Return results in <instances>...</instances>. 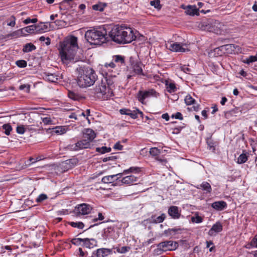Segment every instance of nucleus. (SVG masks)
I'll use <instances>...</instances> for the list:
<instances>
[{
  "mask_svg": "<svg viewBox=\"0 0 257 257\" xmlns=\"http://www.w3.org/2000/svg\"><path fill=\"white\" fill-rule=\"evenodd\" d=\"M115 76L107 75L103 77L100 81L96 83L94 88V94L98 98L102 100L110 98L114 95L113 90L115 87Z\"/></svg>",
  "mask_w": 257,
  "mask_h": 257,
  "instance_id": "nucleus-1",
  "label": "nucleus"
},
{
  "mask_svg": "<svg viewBox=\"0 0 257 257\" xmlns=\"http://www.w3.org/2000/svg\"><path fill=\"white\" fill-rule=\"evenodd\" d=\"M112 41L117 44H127L136 38L133 30L129 27L115 26L108 33Z\"/></svg>",
  "mask_w": 257,
  "mask_h": 257,
  "instance_id": "nucleus-2",
  "label": "nucleus"
},
{
  "mask_svg": "<svg viewBox=\"0 0 257 257\" xmlns=\"http://www.w3.org/2000/svg\"><path fill=\"white\" fill-rule=\"evenodd\" d=\"M76 72L77 83L80 87H89L93 85L97 79L95 71L87 65H79Z\"/></svg>",
  "mask_w": 257,
  "mask_h": 257,
  "instance_id": "nucleus-3",
  "label": "nucleus"
},
{
  "mask_svg": "<svg viewBox=\"0 0 257 257\" xmlns=\"http://www.w3.org/2000/svg\"><path fill=\"white\" fill-rule=\"evenodd\" d=\"M77 38L71 36L60 43V54L62 61L74 59L78 49Z\"/></svg>",
  "mask_w": 257,
  "mask_h": 257,
  "instance_id": "nucleus-4",
  "label": "nucleus"
},
{
  "mask_svg": "<svg viewBox=\"0 0 257 257\" xmlns=\"http://www.w3.org/2000/svg\"><path fill=\"white\" fill-rule=\"evenodd\" d=\"M106 35L105 29L101 28H93L86 32L85 38L91 45H101L108 41Z\"/></svg>",
  "mask_w": 257,
  "mask_h": 257,
  "instance_id": "nucleus-5",
  "label": "nucleus"
},
{
  "mask_svg": "<svg viewBox=\"0 0 257 257\" xmlns=\"http://www.w3.org/2000/svg\"><path fill=\"white\" fill-rule=\"evenodd\" d=\"M92 209V206L89 204L82 203L75 206L73 213L76 216L81 217L90 213Z\"/></svg>",
  "mask_w": 257,
  "mask_h": 257,
  "instance_id": "nucleus-6",
  "label": "nucleus"
},
{
  "mask_svg": "<svg viewBox=\"0 0 257 257\" xmlns=\"http://www.w3.org/2000/svg\"><path fill=\"white\" fill-rule=\"evenodd\" d=\"M178 245L176 241L172 240L165 241L157 245V249L162 251L173 250L176 249Z\"/></svg>",
  "mask_w": 257,
  "mask_h": 257,
  "instance_id": "nucleus-7",
  "label": "nucleus"
},
{
  "mask_svg": "<svg viewBox=\"0 0 257 257\" xmlns=\"http://www.w3.org/2000/svg\"><path fill=\"white\" fill-rule=\"evenodd\" d=\"M91 144L87 142L85 139H82L78 141L74 145H69L68 148L71 151H78L81 149L90 148Z\"/></svg>",
  "mask_w": 257,
  "mask_h": 257,
  "instance_id": "nucleus-8",
  "label": "nucleus"
},
{
  "mask_svg": "<svg viewBox=\"0 0 257 257\" xmlns=\"http://www.w3.org/2000/svg\"><path fill=\"white\" fill-rule=\"evenodd\" d=\"M169 49L176 52H185L190 51L188 45L187 44H180L174 43L169 45Z\"/></svg>",
  "mask_w": 257,
  "mask_h": 257,
  "instance_id": "nucleus-9",
  "label": "nucleus"
},
{
  "mask_svg": "<svg viewBox=\"0 0 257 257\" xmlns=\"http://www.w3.org/2000/svg\"><path fill=\"white\" fill-rule=\"evenodd\" d=\"M26 33H36V25H33L26 27L21 29H19V30L14 32L13 33L12 35L14 36H24V35H26Z\"/></svg>",
  "mask_w": 257,
  "mask_h": 257,
  "instance_id": "nucleus-10",
  "label": "nucleus"
},
{
  "mask_svg": "<svg viewBox=\"0 0 257 257\" xmlns=\"http://www.w3.org/2000/svg\"><path fill=\"white\" fill-rule=\"evenodd\" d=\"M218 49L223 53H232L238 52L240 48L234 44H227L221 46Z\"/></svg>",
  "mask_w": 257,
  "mask_h": 257,
  "instance_id": "nucleus-11",
  "label": "nucleus"
},
{
  "mask_svg": "<svg viewBox=\"0 0 257 257\" xmlns=\"http://www.w3.org/2000/svg\"><path fill=\"white\" fill-rule=\"evenodd\" d=\"M155 93L156 91L153 89H150L145 91L140 90L137 93V97L140 102L142 104H144L145 99L153 96Z\"/></svg>",
  "mask_w": 257,
  "mask_h": 257,
  "instance_id": "nucleus-12",
  "label": "nucleus"
},
{
  "mask_svg": "<svg viewBox=\"0 0 257 257\" xmlns=\"http://www.w3.org/2000/svg\"><path fill=\"white\" fill-rule=\"evenodd\" d=\"M95 132L90 128L85 129L83 133L82 138L85 139L87 142H89V144L93 141L94 139L95 138Z\"/></svg>",
  "mask_w": 257,
  "mask_h": 257,
  "instance_id": "nucleus-13",
  "label": "nucleus"
},
{
  "mask_svg": "<svg viewBox=\"0 0 257 257\" xmlns=\"http://www.w3.org/2000/svg\"><path fill=\"white\" fill-rule=\"evenodd\" d=\"M222 230V224L218 221L213 224L208 231V234L210 236H215L218 233Z\"/></svg>",
  "mask_w": 257,
  "mask_h": 257,
  "instance_id": "nucleus-14",
  "label": "nucleus"
},
{
  "mask_svg": "<svg viewBox=\"0 0 257 257\" xmlns=\"http://www.w3.org/2000/svg\"><path fill=\"white\" fill-rule=\"evenodd\" d=\"M169 215L173 219H179L181 215L179 208L176 206H172L168 209Z\"/></svg>",
  "mask_w": 257,
  "mask_h": 257,
  "instance_id": "nucleus-15",
  "label": "nucleus"
},
{
  "mask_svg": "<svg viewBox=\"0 0 257 257\" xmlns=\"http://www.w3.org/2000/svg\"><path fill=\"white\" fill-rule=\"evenodd\" d=\"M185 102L187 105H190L191 104H194L192 106V109L194 111H197L199 109V104H196L195 100L192 98V97L190 95H187L185 98Z\"/></svg>",
  "mask_w": 257,
  "mask_h": 257,
  "instance_id": "nucleus-16",
  "label": "nucleus"
},
{
  "mask_svg": "<svg viewBox=\"0 0 257 257\" xmlns=\"http://www.w3.org/2000/svg\"><path fill=\"white\" fill-rule=\"evenodd\" d=\"M120 113L121 114H126L130 116L133 118H136L138 117V113L143 115V113L139 109H137L136 111H132L130 109H121L120 110Z\"/></svg>",
  "mask_w": 257,
  "mask_h": 257,
  "instance_id": "nucleus-17",
  "label": "nucleus"
},
{
  "mask_svg": "<svg viewBox=\"0 0 257 257\" xmlns=\"http://www.w3.org/2000/svg\"><path fill=\"white\" fill-rule=\"evenodd\" d=\"M211 206L217 211H222L226 208L227 204L224 201H218L212 203Z\"/></svg>",
  "mask_w": 257,
  "mask_h": 257,
  "instance_id": "nucleus-18",
  "label": "nucleus"
},
{
  "mask_svg": "<svg viewBox=\"0 0 257 257\" xmlns=\"http://www.w3.org/2000/svg\"><path fill=\"white\" fill-rule=\"evenodd\" d=\"M134 72L138 75H144L143 73L142 66L143 64L140 61L134 62L132 64Z\"/></svg>",
  "mask_w": 257,
  "mask_h": 257,
  "instance_id": "nucleus-19",
  "label": "nucleus"
},
{
  "mask_svg": "<svg viewBox=\"0 0 257 257\" xmlns=\"http://www.w3.org/2000/svg\"><path fill=\"white\" fill-rule=\"evenodd\" d=\"M185 10V13L187 15L190 16H198L199 15V10L195 6H188Z\"/></svg>",
  "mask_w": 257,
  "mask_h": 257,
  "instance_id": "nucleus-20",
  "label": "nucleus"
},
{
  "mask_svg": "<svg viewBox=\"0 0 257 257\" xmlns=\"http://www.w3.org/2000/svg\"><path fill=\"white\" fill-rule=\"evenodd\" d=\"M138 180L137 177L134 175L127 176L123 177L121 179V183L122 184L127 185H132Z\"/></svg>",
  "mask_w": 257,
  "mask_h": 257,
  "instance_id": "nucleus-21",
  "label": "nucleus"
},
{
  "mask_svg": "<svg viewBox=\"0 0 257 257\" xmlns=\"http://www.w3.org/2000/svg\"><path fill=\"white\" fill-rule=\"evenodd\" d=\"M96 241L93 238H83V245L87 248H93L96 245Z\"/></svg>",
  "mask_w": 257,
  "mask_h": 257,
  "instance_id": "nucleus-22",
  "label": "nucleus"
},
{
  "mask_svg": "<svg viewBox=\"0 0 257 257\" xmlns=\"http://www.w3.org/2000/svg\"><path fill=\"white\" fill-rule=\"evenodd\" d=\"M117 176H121V174L118 173L116 175H109L104 176L102 179V182L104 183H110L113 182L114 181L117 180L118 178H116Z\"/></svg>",
  "mask_w": 257,
  "mask_h": 257,
  "instance_id": "nucleus-23",
  "label": "nucleus"
},
{
  "mask_svg": "<svg viewBox=\"0 0 257 257\" xmlns=\"http://www.w3.org/2000/svg\"><path fill=\"white\" fill-rule=\"evenodd\" d=\"M111 250L108 248H99L96 251L97 257H105L110 254Z\"/></svg>",
  "mask_w": 257,
  "mask_h": 257,
  "instance_id": "nucleus-24",
  "label": "nucleus"
},
{
  "mask_svg": "<svg viewBox=\"0 0 257 257\" xmlns=\"http://www.w3.org/2000/svg\"><path fill=\"white\" fill-rule=\"evenodd\" d=\"M165 85L167 91L169 93L175 92L177 90L175 84L173 82L169 81V80H166Z\"/></svg>",
  "mask_w": 257,
  "mask_h": 257,
  "instance_id": "nucleus-25",
  "label": "nucleus"
},
{
  "mask_svg": "<svg viewBox=\"0 0 257 257\" xmlns=\"http://www.w3.org/2000/svg\"><path fill=\"white\" fill-rule=\"evenodd\" d=\"M36 49V46L31 43H27L24 46L23 51L24 53H28L35 50Z\"/></svg>",
  "mask_w": 257,
  "mask_h": 257,
  "instance_id": "nucleus-26",
  "label": "nucleus"
},
{
  "mask_svg": "<svg viewBox=\"0 0 257 257\" xmlns=\"http://www.w3.org/2000/svg\"><path fill=\"white\" fill-rule=\"evenodd\" d=\"M150 153L152 156L155 157L156 158L159 157L160 155L163 154V151L158 149L157 148H152L150 149Z\"/></svg>",
  "mask_w": 257,
  "mask_h": 257,
  "instance_id": "nucleus-27",
  "label": "nucleus"
},
{
  "mask_svg": "<svg viewBox=\"0 0 257 257\" xmlns=\"http://www.w3.org/2000/svg\"><path fill=\"white\" fill-rule=\"evenodd\" d=\"M68 96L74 100H79L82 98V97L79 94L71 91H68Z\"/></svg>",
  "mask_w": 257,
  "mask_h": 257,
  "instance_id": "nucleus-28",
  "label": "nucleus"
},
{
  "mask_svg": "<svg viewBox=\"0 0 257 257\" xmlns=\"http://www.w3.org/2000/svg\"><path fill=\"white\" fill-rule=\"evenodd\" d=\"M36 28V33H41L46 31L48 27L44 23H41L39 24L35 25Z\"/></svg>",
  "mask_w": 257,
  "mask_h": 257,
  "instance_id": "nucleus-29",
  "label": "nucleus"
},
{
  "mask_svg": "<svg viewBox=\"0 0 257 257\" xmlns=\"http://www.w3.org/2000/svg\"><path fill=\"white\" fill-rule=\"evenodd\" d=\"M191 219L193 223H200L203 221V218L199 216L197 212L195 213L194 216L191 217Z\"/></svg>",
  "mask_w": 257,
  "mask_h": 257,
  "instance_id": "nucleus-30",
  "label": "nucleus"
},
{
  "mask_svg": "<svg viewBox=\"0 0 257 257\" xmlns=\"http://www.w3.org/2000/svg\"><path fill=\"white\" fill-rule=\"evenodd\" d=\"M45 79L51 82H56L58 80V76L54 74H47L45 75Z\"/></svg>",
  "mask_w": 257,
  "mask_h": 257,
  "instance_id": "nucleus-31",
  "label": "nucleus"
},
{
  "mask_svg": "<svg viewBox=\"0 0 257 257\" xmlns=\"http://www.w3.org/2000/svg\"><path fill=\"white\" fill-rule=\"evenodd\" d=\"M113 60L115 63L120 64H124V57L121 55H115L113 57Z\"/></svg>",
  "mask_w": 257,
  "mask_h": 257,
  "instance_id": "nucleus-32",
  "label": "nucleus"
},
{
  "mask_svg": "<svg viewBox=\"0 0 257 257\" xmlns=\"http://www.w3.org/2000/svg\"><path fill=\"white\" fill-rule=\"evenodd\" d=\"M180 229L177 228H171L168 229L167 230H165L164 231V234L168 236L170 235H174L176 234V233Z\"/></svg>",
  "mask_w": 257,
  "mask_h": 257,
  "instance_id": "nucleus-33",
  "label": "nucleus"
},
{
  "mask_svg": "<svg viewBox=\"0 0 257 257\" xmlns=\"http://www.w3.org/2000/svg\"><path fill=\"white\" fill-rule=\"evenodd\" d=\"M257 61V55L255 56H250L248 58L243 60V62L247 64Z\"/></svg>",
  "mask_w": 257,
  "mask_h": 257,
  "instance_id": "nucleus-34",
  "label": "nucleus"
},
{
  "mask_svg": "<svg viewBox=\"0 0 257 257\" xmlns=\"http://www.w3.org/2000/svg\"><path fill=\"white\" fill-rule=\"evenodd\" d=\"M201 188L204 191H206L207 192L210 193L211 191V187L210 185L206 182H203L201 184Z\"/></svg>",
  "mask_w": 257,
  "mask_h": 257,
  "instance_id": "nucleus-35",
  "label": "nucleus"
},
{
  "mask_svg": "<svg viewBox=\"0 0 257 257\" xmlns=\"http://www.w3.org/2000/svg\"><path fill=\"white\" fill-rule=\"evenodd\" d=\"M105 6V4H103L102 3L97 4L94 5L92 6L93 10L95 11H99L100 12H102L103 11L104 8Z\"/></svg>",
  "mask_w": 257,
  "mask_h": 257,
  "instance_id": "nucleus-36",
  "label": "nucleus"
},
{
  "mask_svg": "<svg viewBox=\"0 0 257 257\" xmlns=\"http://www.w3.org/2000/svg\"><path fill=\"white\" fill-rule=\"evenodd\" d=\"M69 224L73 227L82 229L84 227V224L82 222H70Z\"/></svg>",
  "mask_w": 257,
  "mask_h": 257,
  "instance_id": "nucleus-37",
  "label": "nucleus"
},
{
  "mask_svg": "<svg viewBox=\"0 0 257 257\" xmlns=\"http://www.w3.org/2000/svg\"><path fill=\"white\" fill-rule=\"evenodd\" d=\"M3 128L5 130V133L6 135H9L10 134V132L12 130V127L11 125L9 124H5L3 125Z\"/></svg>",
  "mask_w": 257,
  "mask_h": 257,
  "instance_id": "nucleus-38",
  "label": "nucleus"
},
{
  "mask_svg": "<svg viewBox=\"0 0 257 257\" xmlns=\"http://www.w3.org/2000/svg\"><path fill=\"white\" fill-rule=\"evenodd\" d=\"M97 152L101 154H104L111 151V148L110 147L107 148L106 147H102L101 148H97L96 149Z\"/></svg>",
  "mask_w": 257,
  "mask_h": 257,
  "instance_id": "nucleus-39",
  "label": "nucleus"
},
{
  "mask_svg": "<svg viewBox=\"0 0 257 257\" xmlns=\"http://www.w3.org/2000/svg\"><path fill=\"white\" fill-rule=\"evenodd\" d=\"M247 160V157L246 154H241L237 159V163L239 164H242L245 163Z\"/></svg>",
  "mask_w": 257,
  "mask_h": 257,
  "instance_id": "nucleus-40",
  "label": "nucleus"
},
{
  "mask_svg": "<svg viewBox=\"0 0 257 257\" xmlns=\"http://www.w3.org/2000/svg\"><path fill=\"white\" fill-rule=\"evenodd\" d=\"M150 5L158 10L161 9L162 7L159 0L152 1L150 2Z\"/></svg>",
  "mask_w": 257,
  "mask_h": 257,
  "instance_id": "nucleus-41",
  "label": "nucleus"
},
{
  "mask_svg": "<svg viewBox=\"0 0 257 257\" xmlns=\"http://www.w3.org/2000/svg\"><path fill=\"white\" fill-rule=\"evenodd\" d=\"M16 65L20 68H25L27 66V63L24 60H20L16 61Z\"/></svg>",
  "mask_w": 257,
  "mask_h": 257,
  "instance_id": "nucleus-42",
  "label": "nucleus"
},
{
  "mask_svg": "<svg viewBox=\"0 0 257 257\" xmlns=\"http://www.w3.org/2000/svg\"><path fill=\"white\" fill-rule=\"evenodd\" d=\"M83 242V238H73L71 240V242L72 244L76 245H79L81 244L82 242Z\"/></svg>",
  "mask_w": 257,
  "mask_h": 257,
  "instance_id": "nucleus-43",
  "label": "nucleus"
},
{
  "mask_svg": "<svg viewBox=\"0 0 257 257\" xmlns=\"http://www.w3.org/2000/svg\"><path fill=\"white\" fill-rule=\"evenodd\" d=\"M19 89L20 90H25V92L29 93L30 90V85L29 84H23L20 86Z\"/></svg>",
  "mask_w": 257,
  "mask_h": 257,
  "instance_id": "nucleus-44",
  "label": "nucleus"
},
{
  "mask_svg": "<svg viewBox=\"0 0 257 257\" xmlns=\"http://www.w3.org/2000/svg\"><path fill=\"white\" fill-rule=\"evenodd\" d=\"M47 198V196L45 194H41L36 199L37 202H41L43 201L46 200Z\"/></svg>",
  "mask_w": 257,
  "mask_h": 257,
  "instance_id": "nucleus-45",
  "label": "nucleus"
},
{
  "mask_svg": "<svg viewBox=\"0 0 257 257\" xmlns=\"http://www.w3.org/2000/svg\"><path fill=\"white\" fill-rule=\"evenodd\" d=\"M37 21H38V19L36 18L30 19V18H28L26 19V20H25L23 21V22L25 24L27 25V24H30V23H35L37 22Z\"/></svg>",
  "mask_w": 257,
  "mask_h": 257,
  "instance_id": "nucleus-46",
  "label": "nucleus"
},
{
  "mask_svg": "<svg viewBox=\"0 0 257 257\" xmlns=\"http://www.w3.org/2000/svg\"><path fill=\"white\" fill-rule=\"evenodd\" d=\"M9 20L10 21L8 23V25L11 27H14L16 25V18L14 16H12L10 18Z\"/></svg>",
  "mask_w": 257,
  "mask_h": 257,
  "instance_id": "nucleus-47",
  "label": "nucleus"
},
{
  "mask_svg": "<svg viewBox=\"0 0 257 257\" xmlns=\"http://www.w3.org/2000/svg\"><path fill=\"white\" fill-rule=\"evenodd\" d=\"M165 217H166L165 214H162L161 215H160L156 218V219H155V222L157 223L162 222L164 220Z\"/></svg>",
  "mask_w": 257,
  "mask_h": 257,
  "instance_id": "nucleus-48",
  "label": "nucleus"
},
{
  "mask_svg": "<svg viewBox=\"0 0 257 257\" xmlns=\"http://www.w3.org/2000/svg\"><path fill=\"white\" fill-rule=\"evenodd\" d=\"M117 159V157L114 155L104 158L102 159L103 162H106L108 161H115Z\"/></svg>",
  "mask_w": 257,
  "mask_h": 257,
  "instance_id": "nucleus-49",
  "label": "nucleus"
},
{
  "mask_svg": "<svg viewBox=\"0 0 257 257\" xmlns=\"http://www.w3.org/2000/svg\"><path fill=\"white\" fill-rule=\"evenodd\" d=\"M172 118H175L176 119H179L180 120H182L183 119V117L182 116V114L181 113L179 112H177L175 114H173L171 116Z\"/></svg>",
  "mask_w": 257,
  "mask_h": 257,
  "instance_id": "nucleus-50",
  "label": "nucleus"
},
{
  "mask_svg": "<svg viewBox=\"0 0 257 257\" xmlns=\"http://www.w3.org/2000/svg\"><path fill=\"white\" fill-rule=\"evenodd\" d=\"M104 219V216L101 212H99L98 214V217H95L93 219V221L94 222H96L97 221H101Z\"/></svg>",
  "mask_w": 257,
  "mask_h": 257,
  "instance_id": "nucleus-51",
  "label": "nucleus"
},
{
  "mask_svg": "<svg viewBox=\"0 0 257 257\" xmlns=\"http://www.w3.org/2000/svg\"><path fill=\"white\" fill-rule=\"evenodd\" d=\"M25 132V128L23 125L17 127V132L19 134H23Z\"/></svg>",
  "mask_w": 257,
  "mask_h": 257,
  "instance_id": "nucleus-52",
  "label": "nucleus"
},
{
  "mask_svg": "<svg viewBox=\"0 0 257 257\" xmlns=\"http://www.w3.org/2000/svg\"><path fill=\"white\" fill-rule=\"evenodd\" d=\"M139 170L138 167H131L129 169L126 170L124 171L125 173H132L134 172H137Z\"/></svg>",
  "mask_w": 257,
  "mask_h": 257,
  "instance_id": "nucleus-53",
  "label": "nucleus"
},
{
  "mask_svg": "<svg viewBox=\"0 0 257 257\" xmlns=\"http://www.w3.org/2000/svg\"><path fill=\"white\" fill-rule=\"evenodd\" d=\"M250 245L252 247H255L257 248V234L254 236V237L251 241Z\"/></svg>",
  "mask_w": 257,
  "mask_h": 257,
  "instance_id": "nucleus-54",
  "label": "nucleus"
},
{
  "mask_svg": "<svg viewBox=\"0 0 257 257\" xmlns=\"http://www.w3.org/2000/svg\"><path fill=\"white\" fill-rule=\"evenodd\" d=\"M129 248H130L129 247H126V246H122V247H120V248L118 249L117 251H118L119 252H120L121 253H125L128 251Z\"/></svg>",
  "mask_w": 257,
  "mask_h": 257,
  "instance_id": "nucleus-55",
  "label": "nucleus"
},
{
  "mask_svg": "<svg viewBox=\"0 0 257 257\" xmlns=\"http://www.w3.org/2000/svg\"><path fill=\"white\" fill-rule=\"evenodd\" d=\"M113 148L115 150H122L123 146H122L119 142H117L114 146Z\"/></svg>",
  "mask_w": 257,
  "mask_h": 257,
  "instance_id": "nucleus-56",
  "label": "nucleus"
},
{
  "mask_svg": "<svg viewBox=\"0 0 257 257\" xmlns=\"http://www.w3.org/2000/svg\"><path fill=\"white\" fill-rule=\"evenodd\" d=\"M181 70L187 74H190L191 72H192V70L190 68L185 66L181 67Z\"/></svg>",
  "mask_w": 257,
  "mask_h": 257,
  "instance_id": "nucleus-57",
  "label": "nucleus"
},
{
  "mask_svg": "<svg viewBox=\"0 0 257 257\" xmlns=\"http://www.w3.org/2000/svg\"><path fill=\"white\" fill-rule=\"evenodd\" d=\"M156 159L159 161L161 163H162L163 165H165L167 162V160L166 159H165L164 157L160 158L159 156L156 158Z\"/></svg>",
  "mask_w": 257,
  "mask_h": 257,
  "instance_id": "nucleus-58",
  "label": "nucleus"
},
{
  "mask_svg": "<svg viewBox=\"0 0 257 257\" xmlns=\"http://www.w3.org/2000/svg\"><path fill=\"white\" fill-rule=\"evenodd\" d=\"M104 66L106 68H108V67L114 68L115 67V64L113 62H111L109 63H105Z\"/></svg>",
  "mask_w": 257,
  "mask_h": 257,
  "instance_id": "nucleus-59",
  "label": "nucleus"
},
{
  "mask_svg": "<svg viewBox=\"0 0 257 257\" xmlns=\"http://www.w3.org/2000/svg\"><path fill=\"white\" fill-rule=\"evenodd\" d=\"M78 253L79 254L80 257H84V256L85 253H84V251L82 250V249L81 248H79L78 249Z\"/></svg>",
  "mask_w": 257,
  "mask_h": 257,
  "instance_id": "nucleus-60",
  "label": "nucleus"
},
{
  "mask_svg": "<svg viewBox=\"0 0 257 257\" xmlns=\"http://www.w3.org/2000/svg\"><path fill=\"white\" fill-rule=\"evenodd\" d=\"M162 117L166 120L168 121L169 119V116L167 113H164L162 115Z\"/></svg>",
  "mask_w": 257,
  "mask_h": 257,
  "instance_id": "nucleus-61",
  "label": "nucleus"
},
{
  "mask_svg": "<svg viewBox=\"0 0 257 257\" xmlns=\"http://www.w3.org/2000/svg\"><path fill=\"white\" fill-rule=\"evenodd\" d=\"M50 118L48 117H45L43 119V122L46 124L49 123L50 122Z\"/></svg>",
  "mask_w": 257,
  "mask_h": 257,
  "instance_id": "nucleus-62",
  "label": "nucleus"
},
{
  "mask_svg": "<svg viewBox=\"0 0 257 257\" xmlns=\"http://www.w3.org/2000/svg\"><path fill=\"white\" fill-rule=\"evenodd\" d=\"M55 132L56 133H60V134H63V131L62 128L61 127H56V128Z\"/></svg>",
  "mask_w": 257,
  "mask_h": 257,
  "instance_id": "nucleus-63",
  "label": "nucleus"
},
{
  "mask_svg": "<svg viewBox=\"0 0 257 257\" xmlns=\"http://www.w3.org/2000/svg\"><path fill=\"white\" fill-rule=\"evenodd\" d=\"M227 100V99L225 97H223L221 99L220 103L221 104V105H224Z\"/></svg>",
  "mask_w": 257,
  "mask_h": 257,
  "instance_id": "nucleus-64",
  "label": "nucleus"
}]
</instances>
